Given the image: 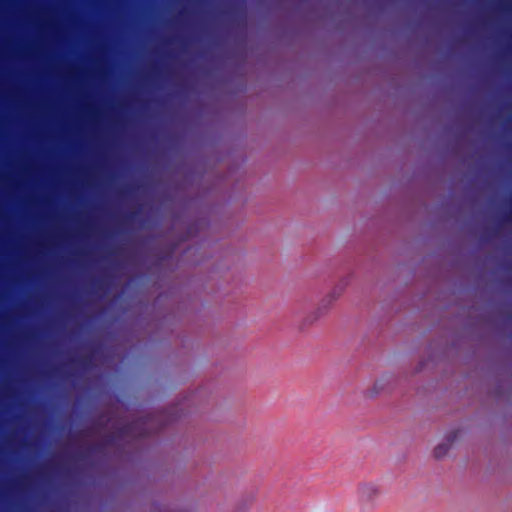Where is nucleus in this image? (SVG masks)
<instances>
[{"mask_svg": "<svg viewBox=\"0 0 512 512\" xmlns=\"http://www.w3.org/2000/svg\"><path fill=\"white\" fill-rule=\"evenodd\" d=\"M178 408L171 407L168 411L157 412L140 417L136 420L122 425L114 434L107 435L102 443H98L88 449V453H101L104 447L113 446L117 439L123 437H134L144 439L152 434L162 432L165 427L176 421L180 415H176Z\"/></svg>", "mask_w": 512, "mask_h": 512, "instance_id": "nucleus-1", "label": "nucleus"}, {"mask_svg": "<svg viewBox=\"0 0 512 512\" xmlns=\"http://www.w3.org/2000/svg\"><path fill=\"white\" fill-rule=\"evenodd\" d=\"M92 364L91 354H81L76 357H71L67 361L50 365L46 369V375L51 380H64L69 378H76L78 370L88 368Z\"/></svg>", "mask_w": 512, "mask_h": 512, "instance_id": "nucleus-2", "label": "nucleus"}, {"mask_svg": "<svg viewBox=\"0 0 512 512\" xmlns=\"http://www.w3.org/2000/svg\"><path fill=\"white\" fill-rule=\"evenodd\" d=\"M45 471L50 479H69L73 470L68 459L60 454L52 455L44 465Z\"/></svg>", "mask_w": 512, "mask_h": 512, "instance_id": "nucleus-3", "label": "nucleus"}, {"mask_svg": "<svg viewBox=\"0 0 512 512\" xmlns=\"http://www.w3.org/2000/svg\"><path fill=\"white\" fill-rule=\"evenodd\" d=\"M379 496L380 488L375 483H361L357 488V501L362 510L373 509Z\"/></svg>", "mask_w": 512, "mask_h": 512, "instance_id": "nucleus-4", "label": "nucleus"}, {"mask_svg": "<svg viewBox=\"0 0 512 512\" xmlns=\"http://www.w3.org/2000/svg\"><path fill=\"white\" fill-rule=\"evenodd\" d=\"M458 437V430H454L447 435V442L437 445L434 449V456L437 459L444 457L449 451L450 445Z\"/></svg>", "mask_w": 512, "mask_h": 512, "instance_id": "nucleus-5", "label": "nucleus"}, {"mask_svg": "<svg viewBox=\"0 0 512 512\" xmlns=\"http://www.w3.org/2000/svg\"><path fill=\"white\" fill-rule=\"evenodd\" d=\"M38 474V469L36 467V464L34 463V485L36 484V477ZM33 512H38L37 505H36V487L34 486V509Z\"/></svg>", "mask_w": 512, "mask_h": 512, "instance_id": "nucleus-6", "label": "nucleus"}, {"mask_svg": "<svg viewBox=\"0 0 512 512\" xmlns=\"http://www.w3.org/2000/svg\"><path fill=\"white\" fill-rule=\"evenodd\" d=\"M34 448L36 447V403L34 402Z\"/></svg>", "mask_w": 512, "mask_h": 512, "instance_id": "nucleus-7", "label": "nucleus"}, {"mask_svg": "<svg viewBox=\"0 0 512 512\" xmlns=\"http://www.w3.org/2000/svg\"><path fill=\"white\" fill-rule=\"evenodd\" d=\"M43 354H33V357H34V378H36V364L37 362L39 361V358L40 356H42Z\"/></svg>", "mask_w": 512, "mask_h": 512, "instance_id": "nucleus-8", "label": "nucleus"}, {"mask_svg": "<svg viewBox=\"0 0 512 512\" xmlns=\"http://www.w3.org/2000/svg\"><path fill=\"white\" fill-rule=\"evenodd\" d=\"M137 214H138V212H136V211L131 212V213H129V214L126 216V219H127V220H131V221H132V220L136 219Z\"/></svg>", "mask_w": 512, "mask_h": 512, "instance_id": "nucleus-9", "label": "nucleus"}, {"mask_svg": "<svg viewBox=\"0 0 512 512\" xmlns=\"http://www.w3.org/2000/svg\"><path fill=\"white\" fill-rule=\"evenodd\" d=\"M86 456H87V453H78L76 455V458L79 459V460H83V459L86 458Z\"/></svg>", "mask_w": 512, "mask_h": 512, "instance_id": "nucleus-10", "label": "nucleus"}, {"mask_svg": "<svg viewBox=\"0 0 512 512\" xmlns=\"http://www.w3.org/2000/svg\"><path fill=\"white\" fill-rule=\"evenodd\" d=\"M95 287L99 290L102 289V281L95 282Z\"/></svg>", "mask_w": 512, "mask_h": 512, "instance_id": "nucleus-11", "label": "nucleus"}, {"mask_svg": "<svg viewBox=\"0 0 512 512\" xmlns=\"http://www.w3.org/2000/svg\"><path fill=\"white\" fill-rule=\"evenodd\" d=\"M510 219V215L509 214H505L504 217H503V220L504 221H508Z\"/></svg>", "mask_w": 512, "mask_h": 512, "instance_id": "nucleus-12", "label": "nucleus"}, {"mask_svg": "<svg viewBox=\"0 0 512 512\" xmlns=\"http://www.w3.org/2000/svg\"><path fill=\"white\" fill-rule=\"evenodd\" d=\"M33 247H34V256H35L36 255V241L35 240H34Z\"/></svg>", "mask_w": 512, "mask_h": 512, "instance_id": "nucleus-13", "label": "nucleus"}, {"mask_svg": "<svg viewBox=\"0 0 512 512\" xmlns=\"http://www.w3.org/2000/svg\"><path fill=\"white\" fill-rule=\"evenodd\" d=\"M33 301H34V305L36 304V297L34 296L33 298Z\"/></svg>", "mask_w": 512, "mask_h": 512, "instance_id": "nucleus-14", "label": "nucleus"}, {"mask_svg": "<svg viewBox=\"0 0 512 512\" xmlns=\"http://www.w3.org/2000/svg\"><path fill=\"white\" fill-rule=\"evenodd\" d=\"M35 381H36V378H34V382H35ZM33 399H34V400L36 399V396H35V395L33 396Z\"/></svg>", "mask_w": 512, "mask_h": 512, "instance_id": "nucleus-15", "label": "nucleus"}, {"mask_svg": "<svg viewBox=\"0 0 512 512\" xmlns=\"http://www.w3.org/2000/svg\"><path fill=\"white\" fill-rule=\"evenodd\" d=\"M33 273H34V276H35L36 275V270L35 269L33 270Z\"/></svg>", "mask_w": 512, "mask_h": 512, "instance_id": "nucleus-16", "label": "nucleus"}, {"mask_svg": "<svg viewBox=\"0 0 512 512\" xmlns=\"http://www.w3.org/2000/svg\"><path fill=\"white\" fill-rule=\"evenodd\" d=\"M33 45H34V46L36 45V42H35V41L33 42Z\"/></svg>", "mask_w": 512, "mask_h": 512, "instance_id": "nucleus-17", "label": "nucleus"}, {"mask_svg": "<svg viewBox=\"0 0 512 512\" xmlns=\"http://www.w3.org/2000/svg\"><path fill=\"white\" fill-rule=\"evenodd\" d=\"M33 137H34V138L36 137V134H35V133L33 134Z\"/></svg>", "mask_w": 512, "mask_h": 512, "instance_id": "nucleus-18", "label": "nucleus"}, {"mask_svg": "<svg viewBox=\"0 0 512 512\" xmlns=\"http://www.w3.org/2000/svg\"><path fill=\"white\" fill-rule=\"evenodd\" d=\"M33 169H34V170L36 169V166H35V165L33 166Z\"/></svg>", "mask_w": 512, "mask_h": 512, "instance_id": "nucleus-19", "label": "nucleus"}, {"mask_svg": "<svg viewBox=\"0 0 512 512\" xmlns=\"http://www.w3.org/2000/svg\"><path fill=\"white\" fill-rule=\"evenodd\" d=\"M33 201H34V202L36 201V198H35V197L33 198Z\"/></svg>", "mask_w": 512, "mask_h": 512, "instance_id": "nucleus-20", "label": "nucleus"}, {"mask_svg": "<svg viewBox=\"0 0 512 512\" xmlns=\"http://www.w3.org/2000/svg\"><path fill=\"white\" fill-rule=\"evenodd\" d=\"M33 219H34V220L36 219V216H35V215L33 216Z\"/></svg>", "mask_w": 512, "mask_h": 512, "instance_id": "nucleus-21", "label": "nucleus"}, {"mask_svg": "<svg viewBox=\"0 0 512 512\" xmlns=\"http://www.w3.org/2000/svg\"><path fill=\"white\" fill-rule=\"evenodd\" d=\"M33 332H34V333L36 332V329H35V328L33 329Z\"/></svg>", "mask_w": 512, "mask_h": 512, "instance_id": "nucleus-22", "label": "nucleus"}]
</instances>
